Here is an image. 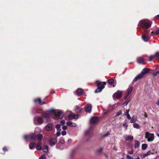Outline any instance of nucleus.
<instances>
[{
  "label": "nucleus",
  "mask_w": 159,
  "mask_h": 159,
  "mask_svg": "<svg viewBox=\"0 0 159 159\" xmlns=\"http://www.w3.org/2000/svg\"><path fill=\"white\" fill-rule=\"evenodd\" d=\"M66 131H62L61 132V134L63 136L66 135Z\"/></svg>",
  "instance_id": "49530a36"
},
{
  "label": "nucleus",
  "mask_w": 159,
  "mask_h": 159,
  "mask_svg": "<svg viewBox=\"0 0 159 159\" xmlns=\"http://www.w3.org/2000/svg\"><path fill=\"white\" fill-rule=\"evenodd\" d=\"M49 111L51 113H53L55 115L56 114V112H55V110H54L53 109H51L49 110Z\"/></svg>",
  "instance_id": "4c0bfd02"
},
{
  "label": "nucleus",
  "mask_w": 159,
  "mask_h": 159,
  "mask_svg": "<svg viewBox=\"0 0 159 159\" xmlns=\"http://www.w3.org/2000/svg\"><path fill=\"white\" fill-rule=\"evenodd\" d=\"M42 150L44 152H48V146L47 145L44 146Z\"/></svg>",
  "instance_id": "393cba45"
},
{
  "label": "nucleus",
  "mask_w": 159,
  "mask_h": 159,
  "mask_svg": "<svg viewBox=\"0 0 159 159\" xmlns=\"http://www.w3.org/2000/svg\"><path fill=\"white\" fill-rule=\"evenodd\" d=\"M55 116L56 117H57L58 118L61 119L63 118L64 114L62 111H59L57 113H56Z\"/></svg>",
  "instance_id": "1a4fd4ad"
},
{
  "label": "nucleus",
  "mask_w": 159,
  "mask_h": 159,
  "mask_svg": "<svg viewBox=\"0 0 159 159\" xmlns=\"http://www.w3.org/2000/svg\"><path fill=\"white\" fill-rule=\"evenodd\" d=\"M39 159H46V156L45 155H42Z\"/></svg>",
  "instance_id": "58836bf2"
},
{
  "label": "nucleus",
  "mask_w": 159,
  "mask_h": 159,
  "mask_svg": "<svg viewBox=\"0 0 159 159\" xmlns=\"http://www.w3.org/2000/svg\"><path fill=\"white\" fill-rule=\"evenodd\" d=\"M130 101V100L129 99H127L126 101V102H127V104Z\"/></svg>",
  "instance_id": "69168bd1"
},
{
  "label": "nucleus",
  "mask_w": 159,
  "mask_h": 159,
  "mask_svg": "<svg viewBox=\"0 0 159 159\" xmlns=\"http://www.w3.org/2000/svg\"><path fill=\"white\" fill-rule=\"evenodd\" d=\"M150 70V69L144 68L142 70L141 73L144 76V75L149 73Z\"/></svg>",
  "instance_id": "4468645a"
},
{
  "label": "nucleus",
  "mask_w": 159,
  "mask_h": 159,
  "mask_svg": "<svg viewBox=\"0 0 159 159\" xmlns=\"http://www.w3.org/2000/svg\"><path fill=\"white\" fill-rule=\"evenodd\" d=\"M137 62L139 64H146L145 60L141 57H139L137 58Z\"/></svg>",
  "instance_id": "0eeeda50"
},
{
  "label": "nucleus",
  "mask_w": 159,
  "mask_h": 159,
  "mask_svg": "<svg viewBox=\"0 0 159 159\" xmlns=\"http://www.w3.org/2000/svg\"><path fill=\"white\" fill-rule=\"evenodd\" d=\"M155 58V55H151L149 57V61H152L153 59Z\"/></svg>",
  "instance_id": "c756f323"
},
{
  "label": "nucleus",
  "mask_w": 159,
  "mask_h": 159,
  "mask_svg": "<svg viewBox=\"0 0 159 159\" xmlns=\"http://www.w3.org/2000/svg\"><path fill=\"white\" fill-rule=\"evenodd\" d=\"M65 123V120H62L61 121V124L62 125H63Z\"/></svg>",
  "instance_id": "09e8293b"
},
{
  "label": "nucleus",
  "mask_w": 159,
  "mask_h": 159,
  "mask_svg": "<svg viewBox=\"0 0 159 159\" xmlns=\"http://www.w3.org/2000/svg\"><path fill=\"white\" fill-rule=\"evenodd\" d=\"M133 127L135 128L139 129V125L137 123H134L133 124Z\"/></svg>",
  "instance_id": "473e14b6"
},
{
  "label": "nucleus",
  "mask_w": 159,
  "mask_h": 159,
  "mask_svg": "<svg viewBox=\"0 0 159 159\" xmlns=\"http://www.w3.org/2000/svg\"><path fill=\"white\" fill-rule=\"evenodd\" d=\"M59 142L60 143L63 144L65 143L64 140L63 139H61L59 140Z\"/></svg>",
  "instance_id": "c03bdc74"
},
{
  "label": "nucleus",
  "mask_w": 159,
  "mask_h": 159,
  "mask_svg": "<svg viewBox=\"0 0 159 159\" xmlns=\"http://www.w3.org/2000/svg\"><path fill=\"white\" fill-rule=\"evenodd\" d=\"M67 128V127L66 126L64 125L62 127V129L63 130H65Z\"/></svg>",
  "instance_id": "864d4df0"
},
{
  "label": "nucleus",
  "mask_w": 159,
  "mask_h": 159,
  "mask_svg": "<svg viewBox=\"0 0 159 159\" xmlns=\"http://www.w3.org/2000/svg\"><path fill=\"white\" fill-rule=\"evenodd\" d=\"M152 21L149 20H143L140 22L139 25L144 29H148L151 25Z\"/></svg>",
  "instance_id": "f03ea898"
},
{
  "label": "nucleus",
  "mask_w": 159,
  "mask_h": 159,
  "mask_svg": "<svg viewBox=\"0 0 159 159\" xmlns=\"http://www.w3.org/2000/svg\"><path fill=\"white\" fill-rule=\"evenodd\" d=\"M129 110H127L126 112L125 113V115H128V114H129Z\"/></svg>",
  "instance_id": "680f3d73"
},
{
  "label": "nucleus",
  "mask_w": 159,
  "mask_h": 159,
  "mask_svg": "<svg viewBox=\"0 0 159 159\" xmlns=\"http://www.w3.org/2000/svg\"><path fill=\"white\" fill-rule=\"evenodd\" d=\"M135 143L134 144V147L135 148H138L139 146L140 143L138 140H135Z\"/></svg>",
  "instance_id": "6ab92c4d"
},
{
  "label": "nucleus",
  "mask_w": 159,
  "mask_h": 159,
  "mask_svg": "<svg viewBox=\"0 0 159 159\" xmlns=\"http://www.w3.org/2000/svg\"><path fill=\"white\" fill-rule=\"evenodd\" d=\"M128 153L130 154H132L134 153V152L133 151H131L130 152H129Z\"/></svg>",
  "instance_id": "bf43d9fd"
},
{
  "label": "nucleus",
  "mask_w": 159,
  "mask_h": 159,
  "mask_svg": "<svg viewBox=\"0 0 159 159\" xmlns=\"http://www.w3.org/2000/svg\"><path fill=\"white\" fill-rule=\"evenodd\" d=\"M155 58L157 59H159V52H157L155 54Z\"/></svg>",
  "instance_id": "c85d7f7f"
},
{
  "label": "nucleus",
  "mask_w": 159,
  "mask_h": 159,
  "mask_svg": "<svg viewBox=\"0 0 159 159\" xmlns=\"http://www.w3.org/2000/svg\"><path fill=\"white\" fill-rule=\"evenodd\" d=\"M126 116H127V118L129 119V120H130V119H131V117L130 116V115L129 114H128V115H126Z\"/></svg>",
  "instance_id": "5fc2aeb1"
},
{
  "label": "nucleus",
  "mask_w": 159,
  "mask_h": 159,
  "mask_svg": "<svg viewBox=\"0 0 159 159\" xmlns=\"http://www.w3.org/2000/svg\"><path fill=\"white\" fill-rule=\"evenodd\" d=\"M98 119V117L97 116H93L91 117L90 122L91 123H95L97 122Z\"/></svg>",
  "instance_id": "ddd939ff"
},
{
  "label": "nucleus",
  "mask_w": 159,
  "mask_h": 159,
  "mask_svg": "<svg viewBox=\"0 0 159 159\" xmlns=\"http://www.w3.org/2000/svg\"><path fill=\"white\" fill-rule=\"evenodd\" d=\"M37 121L39 124H42L43 122V120L42 117H39L37 119Z\"/></svg>",
  "instance_id": "b1692460"
},
{
  "label": "nucleus",
  "mask_w": 159,
  "mask_h": 159,
  "mask_svg": "<svg viewBox=\"0 0 159 159\" xmlns=\"http://www.w3.org/2000/svg\"><path fill=\"white\" fill-rule=\"evenodd\" d=\"M144 76L141 73L138 75L134 79L133 82H135L143 77Z\"/></svg>",
  "instance_id": "f8f14e48"
},
{
  "label": "nucleus",
  "mask_w": 159,
  "mask_h": 159,
  "mask_svg": "<svg viewBox=\"0 0 159 159\" xmlns=\"http://www.w3.org/2000/svg\"><path fill=\"white\" fill-rule=\"evenodd\" d=\"M133 139V137L131 135L125 137V139L126 141H132Z\"/></svg>",
  "instance_id": "4be33fe9"
},
{
  "label": "nucleus",
  "mask_w": 159,
  "mask_h": 159,
  "mask_svg": "<svg viewBox=\"0 0 159 159\" xmlns=\"http://www.w3.org/2000/svg\"><path fill=\"white\" fill-rule=\"evenodd\" d=\"M122 111L121 110H120L118 112H117L116 113V115L115 116L116 117L122 114Z\"/></svg>",
  "instance_id": "f704fd0d"
},
{
  "label": "nucleus",
  "mask_w": 159,
  "mask_h": 159,
  "mask_svg": "<svg viewBox=\"0 0 159 159\" xmlns=\"http://www.w3.org/2000/svg\"><path fill=\"white\" fill-rule=\"evenodd\" d=\"M35 143H30L29 145V147L30 149H33L35 147Z\"/></svg>",
  "instance_id": "412c9836"
},
{
  "label": "nucleus",
  "mask_w": 159,
  "mask_h": 159,
  "mask_svg": "<svg viewBox=\"0 0 159 159\" xmlns=\"http://www.w3.org/2000/svg\"><path fill=\"white\" fill-rule=\"evenodd\" d=\"M144 116H145V117H146V118H147L148 117V116L147 115V114L146 113H144Z\"/></svg>",
  "instance_id": "338daca9"
},
{
  "label": "nucleus",
  "mask_w": 159,
  "mask_h": 159,
  "mask_svg": "<svg viewBox=\"0 0 159 159\" xmlns=\"http://www.w3.org/2000/svg\"><path fill=\"white\" fill-rule=\"evenodd\" d=\"M28 138L31 140H35L36 139V135L34 133H32L28 135Z\"/></svg>",
  "instance_id": "2eb2a0df"
},
{
  "label": "nucleus",
  "mask_w": 159,
  "mask_h": 159,
  "mask_svg": "<svg viewBox=\"0 0 159 159\" xmlns=\"http://www.w3.org/2000/svg\"><path fill=\"white\" fill-rule=\"evenodd\" d=\"M107 83L110 85H113V87H115V85H114V80L113 79H109L107 81Z\"/></svg>",
  "instance_id": "dca6fc26"
},
{
  "label": "nucleus",
  "mask_w": 159,
  "mask_h": 159,
  "mask_svg": "<svg viewBox=\"0 0 159 159\" xmlns=\"http://www.w3.org/2000/svg\"><path fill=\"white\" fill-rule=\"evenodd\" d=\"M154 135L153 134H150L148 132H147L145 134V138L147 139L148 141H152L154 139Z\"/></svg>",
  "instance_id": "7ed1b4c3"
},
{
  "label": "nucleus",
  "mask_w": 159,
  "mask_h": 159,
  "mask_svg": "<svg viewBox=\"0 0 159 159\" xmlns=\"http://www.w3.org/2000/svg\"><path fill=\"white\" fill-rule=\"evenodd\" d=\"M61 135V133L60 132H57V136H59Z\"/></svg>",
  "instance_id": "4d7b16f0"
},
{
  "label": "nucleus",
  "mask_w": 159,
  "mask_h": 159,
  "mask_svg": "<svg viewBox=\"0 0 159 159\" xmlns=\"http://www.w3.org/2000/svg\"><path fill=\"white\" fill-rule=\"evenodd\" d=\"M46 130L48 131L51 130L52 129V125L50 124H48L46 126Z\"/></svg>",
  "instance_id": "a211bd4d"
},
{
  "label": "nucleus",
  "mask_w": 159,
  "mask_h": 159,
  "mask_svg": "<svg viewBox=\"0 0 159 159\" xmlns=\"http://www.w3.org/2000/svg\"><path fill=\"white\" fill-rule=\"evenodd\" d=\"M91 133V130L90 129H89L87 130L85 133V134L86 135H89Z\"/></svg>",
  "instance_id": "2f4dec72"
},
{
  "label": "nucleus",
  "mask_w": 159,
  "mask_h": 159,
  "mask_svg": "<svg viewBox=\"0 0 159 159\" xmlns=\"http://www.w3.org/2000/svg\"><path fill=\"white\" fill-rule=\"evenodd\" d=\"M159 17H158V16H157V15L154 17V18L153 20L155 21H157V20H159Z\"/></svg>",
  "instance_id": "a19ab883"
},
{
  "label": "nucleus",
  "mask_w": 159,
  "mask_h": 159,
  "mask_svg": "<svg viewBox=\"0 0 159 159\" xmlns=\"http://www.w3.org/2000/svg\"><path fill=\"white\" fill-rule=\"evenodd\" d=\"M149 32L148 31H145V33L142 35V38L144 41L146 42L148 41L150 38L149 36H147Z\"/></svg>",
  "instance_id": "20e7f679"
},
{
  "label": "nucleus",
  "mask_w": 159,
  "mask_h": 159,
  "mask_svg": "<svg viewBox=\"0 0 159 159\" xmlns=\"http://www.w3.org/2000/svg\"><path fill=\"white\" fill-rule=\"evenodd\" d=\"M110 134V133L109 132H108L107 133L102 135V138L106 137L108 136Z\"/></svg>",
  "instance_id": "c9c22d12"
},
{
  "label": "nucleus",
  "mask_w": 159,
  "mask_h": 159,
  "mask_svg": "<svg viewBox=\"0 0 159 159\" xmlns=\"http://www.w3.org/2000/svg\"><path fill=\"white\" fill-rule=\"evenodd\" d=\"M153 75L154 76H156L158 74H159V71H156L155 72H154L153 73Z\"/></svg>",
  "instance_id": "a18cd8bd"
},
{
  "label": "nucleus",
  "mask_w": 159,
  "mask_h": 159,
  "mask_svg": "<svg viewBox=\"0 0 159 159\" xmlns=\"http://www.w3.org/2000/svg\"><path fill=\"white\" fill-rule=\"evenodd\" d=\"M92 108V106L90 104L87 105L84 108L85 111L86 112H90Z\"/></svg>",
  "instance_id": "9d476101"
},
{
  "label": "nucleus",
  "mask_w": 159,
  "mask_h": 159,
  "mask_svg": "<svg viewBox=\"0 0 159 159\" xmlns=\"http://www.w3.org/2000/svg\"><path fill=\"white\" fill-rule=\"evenodd\" d=\"M95 83L97 86V89L95 91V93L100 92L102 90L105 88V85H106V83L105 82H101L99 80H97Z\"/></svg>",
  "instance_id": "f257e3e1"
},
{
  "label": "nucleus",
  "mask_w": 159,
  "mask_h": 159,
  "mask_svg": "<svg viewBox=\"0 0 159 159\" xmlns=\"http://www.w3.org/2000/svg\"><path fill=\"white\" fill-rule=\"evenodd\" d=\"M66 124L67 125L70 127L73 126V123L71 121H68L67 122Z\"/></svg>",
  "instance_id": "72a5a7b5"
},
{
  "label": "nucleus",
  "mask_w": 159,
  "mask_h": 159,
  "mask_svg": "<svg viewBox=\"0 0 159 159\" xmlns=\"http://www.w3.org/2000/svg\"><path fill=\"white\" fill-rule=\"evenodd\" d=\"M33 101L35 103H39V104H41V100L40 98H36L34 99Z\"/></svg>",
  "instance_id": "f3484780"
},
{
  "label": "nucleus",
  "mask_w": 159,
  "mask_h": 159,
  "mask_svg": "<svg viewBox=\"0 0 159 159\" xmlns=\"http://www.w3.org/2000/svg\"><path fill=\"white\" fill-rule=\"evenodd\" d=\"M36 148L38 150H41L42 147L41 146L37 145L36 146Z\"/></svg>",
  "instance_id": "e433bc0d"
},
{
  "label": "nucleus",
  "mask_w": 159,
  "mask_h": 159,
  "mask_svg": "<svg viewBox=\"0 0 159 159\" xmlns=\"http://www.w3.org/2000/svg\"><path fill=\"white\" fill-rule=\"evenodd\" d=\"M123 125L124 127H125L126 129H127L128 125L127 124V123H125L123 124Z\"/></svg>",
  "instance_id": "37998d69"
},
{
  "label": "nucleus",
  "mask_w": 159,
  "mask_h": 159,
  "mask_svg": "<svg viewBox=\"0 0 159 159\" xmlns=\"http://www.w3.org/2000/svg\"><path fill=\"white\" fill-rule=\"evenodd\" d=\"M28 137V136L27 135H25L24 136V138L25 139H26Z\"/></svg>",
  "instance_id": "13d9d810"
},
{
  "label": "nucleus",
  "mask_w": 159,
  "mask_h": 159,
  "mask_svg": "<svg viewBox=\"0 0 159 159\" xmlns=\"http://www.w3.org/2000/svg\"><path fill=\"white\" fill-rule=\"evenodd\" d=\"M155 34V32H154L153 31H152L151 33V35H152V36H153L154 34Z\"/></svg>",
  "instance_id": "e2e57ef3"
},
{
  "label": "nucleus",
  "mask_w": 159,
  "mask_h": 159,
  "mask_svg": "<svg viewBox=\"0 0 159 159\" xmlns=\"http://www.w3.org/2000/svg\"><path fill=\"white\" fill-rule=\"evenodd\" d=\"M42 116L44 118H48L49 117V115L48 113H44L42 114Z\"/></svg>",
  "instance_id": "cd10ccee"
},
{
  "label": "nucleus",
  "mask_w": 159,
  "mask_h": 159,
  "mask_svg": "<svg viewBox=\"0 0 159 159\" xmlns=\"http://www.w3.org/2000/svg\"><path fill=\"white\" fill-rule=\"evenodd\" d=\"M61 126V125L60 124H57L56 125L55 127L57 129H58L60 128Z\"/></svg>",
  "instance_id": "79ce46f5"
},
{
  "label": "nucleus",
  "mask_w": 159,
  "mask_h": 159,
  "mask_svg": "<svg viewBox=\"0 0 159 159\" xmlns=\"http://www.w3.org/2000/svg\"><path fill=\"white\" fill-rule=\"evenodd\" d=\"M2 150H3V151L4 152H7L8 150L7 148V147H6V146L4 147L3 148Z\"/></svg>",
  "instance_id": "ea45409f"
},
{
  "label": "nucleus",
  "mask_w": 159,
  "mask_h": 159,
  "mask_svg": "<svg viewBox=\"0 0 159 159\" xmlns=\"http://www.w3.org/2000/svg\"><path fill=\"white\" fill-rule=\"evenodd\" d=\"M43 137V136L42 134H38L36 135V139H37L38 140H40L42 139Z\"/></svg>",
  "instance_id": "5701e85b"
},
{
  "label": "nucleus",
  "mask_w": 159,
  "mask_h": 159,
  "mask_svg": "<svg viewBox=\"0 0 159 159\" xmlns=\"http://www.w3.org/2000/svg\"><path fill=\"white\" fill-rule=\"evenodd\" d=\"M82 109L81 107H77L75 109V111L76 113H79L82 111Z\"/></svg>",
  "instance_id": "aec40b11"
},
{
  "label": "nucleus",
  "mask_w": 159,
  "mask_h": 159,
  "mask_svg": "<svg viewBox=\"0 0 159 159\" xmlns=\"http://www.w3.org/2000/svg\"><path fill=\"white\" fill-rule=\"evenodd\" d=\"M133 89V87H131L128 89V92L127 93V95H129V94H130L131 92H132Z\"/></svg>",
  "instance_id": "bb28decb"
},
{
  "label": "nucleus",
  "mask_w": 159,
  "mask_h": 159,
  "mask_svg": "<svg viewBox=\"0 0 159 159\" xmlns=\"http://www.w3.org/2000/svg\"><path fill=\"white\" fill-rule=\"evenodd\" d=\"M72 142V140L70 139H69L68 141V142L69 143H71Z\"/></svg>",
  "instance_id": "052dcab7"
},
{
  "label": "nucleus",
  "mask_w": 159,
  "mask_h": 159,
  "mask_svg": "<svg viewBox=\"0 0 159 159\" xmlns=\"http://www.w3.org/2000/svg\"><path fill=\"white\" fill-rule=\"evenodd\" d=\"M83 89L81 88H78L76 91V93L78 96H80L83 94Z\"/></svg>",
  "instance_id": "9b49d317"
},
{
  "label": "nucleus",
  "mask_w": 159,
  "mask_h": 159,
  "mask_svg": "<svg viewBox=\"0 0 159 159\" xmlns=\"http://www.w3.org/2000/svg\"><path fill=\"white\" fill-rule=\"evenodd\" d=\"M78 117V115H75L72 113H70L68 116V118L70 120H72L73 119H76Z\"/></svg>",
  "instance_id": "6e6552de"
},
{
  "label": "nucleus",
  "mask_w": 159,
  "mask_h": 159,
  "mask_svg": "<svg viewBox=\"0 0 159 159\" xmlns=\"http://www.w3.org/2000/svg\"><path fill=\"white\" fill-rule=\"evenodd\" d=\"M103 148H101L98 149L96 151V153L98 154H100L103 150Z\"/></svg>",
  "instance_id": "7c9ffc66"
},
{
  "label": "nucleus",
  "mask_w": 159,
  "mask_h": 159,
  "mask_svg": "<svg viewBox=\"0 0 159 159\" xmlns=\"http://www.w3.org/2000/svg\"><path fill=\"white\" fill-rule=\"evenodd\" d=\"M37 145L42 146V143L40 141L38 142L37 143Z\"/></svg>",
  "instance_id": "3c124183"
},
{
  "label": "nucleus",
  "mask_w": 159,
  "mask_h": 159,
  "mask_svg": "<svg viewBox=\"0 0 159 159\" xmlns=\"http://www.w3.org/2000/svg\"><path fill=\"white\" fill-rule=\"evenodd\" d=\"M135 121L136 120L134 119V118H133L130 120V122L131 123H134Z\"/></svg>",
  "instance_id": "de8ad7c7"
},
{
  "label": "nucleus",
  "mask_w": 159,
  "mask_h": 159,
  "mask_svg": "<svg viewBox=\"0 0 159 159\" xmlns=\"http://www.w3.org/2000/svg\"><path fill=\"white\" fill-rule=\"evenodd\" d=\"M129 96V95H127V94H126V95L125 96V99H126Z\"/></svg>",
  "instance_id": "774afa93"
},
{
  "label": "nucleus",
  "mask_w": 159,
  "mask_h": 159,
  "mask_svg": "<svg viewBox=\"0 0 159 159\" xmlns=\"http://www.w3.org/2000/svg\"><path fill=\"white\" fill-rule=\"evenodd\" d=\"M155 33L156 35L159 34V29L157 30L156 32H155Z\"/></svg>",
  "instance_id": "603ef678"
},
{
  "label": "nucleus",
  "mask_w": 159,
  "mask_h": 159,
  "mask_svg": "<svg viewBox=\"0 0 159 159\" xmlns=\"http://www.w3.org/2000/svg\"><path fill=\"white\" fill-rule=\"evenodd\" d=\"M126 158L127 159H133V157H131V156L128 155H126Z\"/></svg>",
  "instance_id": "8fccbe9b"
},
{
  "label": "nucleus",
  "mask_w": 159,
  "mask_h": 159,
  "mask_svg": "<svg viewBox=\"0 0 159 159\" xmlns=\"http://www.w3.org/2000/svg\"><path fill=\"white\" fill-rule=\"evenodd\" d=\"M148 146V145L146 143L143 144L142 145V149L143 150H144L147 148Z\"/></svg>",
  "instance_id": "a878e982"
},
{
  "label": "nucleus",
  "mask_w": 159,
  "mask_h": 159,
  "mask_svg": "<svg viewBox=\"0 0 159 159\" xmlns=\"http://www.w3.org/2000/svg\"><path fill=\"white\" fill-rule=\"evenodd\" d=\"M57 138H52L50 139L49 141V145L52 146L55 145L57 143Z\"/></svg>",
  "instance_id": "39448f33"
},
{
  "label": "nucleus",
  "mask_w": 159,
  "mask_h": 159,
  "mask_svg": "<svg viewBox=\"0 0 159 159\" xmlns=\"http://www.w3.org/2000/svg\"><path fill=\"white\" fill-rule=\"evenodd\" d=\"M156 104L157 105H159V100H157V102L156 103Z\"/></svg>",
  "instance_id": "0e129e2a"
},
{
  "label": "nucleus",
  "mask_w": 159,
  "mask_h": 159,
  "mask_svg": "<svg viewBox=\"0 0 159 159\" xmlns=\"http://www.w3.org/2000/svg\"><path fill=\"white\" fill-rule=\"evenodd\" d=\"M151 154H152V153H151L150 151H149L147 152V154L148 156L150 155Z\"/></svg>",
  "instance_id": "6e6d98bb"
},
{
  "label": "nucleus",
  "mask_w": 159,
  "mask_h": 159,
  "mask_svg": "<svg viewBox=\"0 0 159 159\" xmlns=\"http://www.w3.org/2000/svg\"><path fill=\"white\" fill-rule=\"evenodd\" d=\"M122 94V93L121 91H118L114 94L113 97L118 98L121 97Z\"/></svg>",
  "instance_id": "423d86ee"
}]
</instances>
